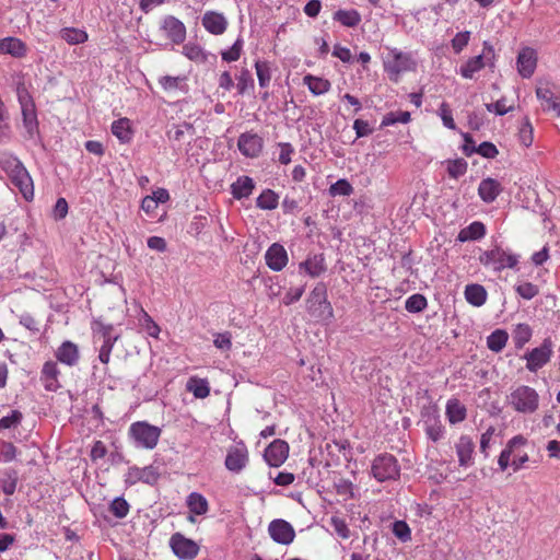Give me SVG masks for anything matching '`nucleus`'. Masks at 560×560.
I'll use <instances>...</instances> for the list:
<instances>
[{
    "mask_svg": "<svg viewBox=\"0 0 560 560\" xmlns=\"http://www.w3.org/2000/svg\"><path fill=\"white\" fill-rule=\"evenodd\" d=\"M306 311L308 315L322 323H330L334 318V308L327 298V288L323 282H318L308 294L306 301Z\"/></svg>",
    "mask_w": 560,
    "mask_h": 560,
    "instance_id": "nucleus-1",
    "label": "nucleus"
},
{
    "mask_svg": "<svg viewBox=\"0 0 560 560\" xmlns=\"http://www.w3.org/2000/svg\"><path fill=\"white\" fill-rule=\"evenodd\" d=\"M2 168L8 174L11 183L20 190L26 200L34 197L33 180L23 163L15 156L9 155L2 160Z\"/></svg>",
    "mask_w": 560,
    "mask_h": 560,
    "instance_id": "nucleus-2",
    "label": "nucleus"
},
{
    "mask_svg": "<svg viewBox=\"0 0 560 560\" xmlns=\"http://www.w3.org/2000/svg\"><path fill=\"white\" fill-rule=\"evenodd\" d=\"M506 404L516 412L532 415L538 410L539 395L530 386L518 385L506 396Z\"/></svg>",
    "mask_w": 560,
    "mask_h": 560,
    "instance_id": "nucleus-3",
    "label": "nucleus"
},
{
    "mask_svg": "<svg viewBox=\"0 0 560 560\" xmlns=\"http://www.w3.org/2000/svg\"><path fill=\"white\" fill-rule=\"evenodd\" d=\"M479 261L486 268L500 272L505 268H515L518 264V256L495 246L489 250L482 252L479 255Z\"/></svg>",
    "mask_w": 560,
    "mask_h": 560,
    "instance_id": "nucleus-4",
    "label": "nucleus"
},
{
    "mask_svg": "<svg viewBox=\"0 0 560 560\" xmlns=\"http://www.w3.org/2000/svg\"><path fill=\"white\" fill-rule=\"evenodd\" d=\"M416 66L417 63L410 54L402 52L397 48L388 49L384 57V69L389 78L395 81L402 72L415 70Z\"/></svg>",
    "mask_w": 560,
    "mask_h": 560,
    "instance_id": "nucleus-5",
    "label": "nucleus"
},
{
    "mask_svg": "<svg viewBox=\"0 0 560 560\" xmlns=\"http://www.w3.org/2000/svg\"><path fill=\"white\" fill-rule=\"evenodd\" d=\"M129 434L137 447L153 450L160 439L161 429L148 422H135L129 428Z\"/></svg>",
    "mask_w": 560,
    "mask_h": 560,
    "instance_id": "nucleus-6",
    "label": "nucleus"
},
{
    "mask_svg": "<svg viewBox=\"0 0 560 560\" xmlns=\"http://www.w3.org/2000/svg\"><path fill=\"white\" fill-rule=\"evenodd\" d=\"M371 472L380 482L396 480L400 475V466L392 454H381L374 458Z\"/></svg>",
    "mask_w": 560,
    "mask_h": 560,
    "instance_id": "nucleus-7",
    "label": "nucleus"
},
{
    "mask_svg": "<svg viewBox=\"0 0 560 560\" xmlns=\"http://www.w3.org/2000/svg\"><path fill=\"white\" fill-rule=\"evenodd\" d=\"M553 354V342L550 338H545L540 346L527 351L523 359L526 361V369L536 373L551 360Z\"/></svg>",
    "mask_w": 560,
    "mask_h": 560,
    "instance_id": "nucleus-8",
    "label": "nucleus"
},
{
    "mask_svg": "<svg viewBox=\"0 0 560 560\" xmlns=\"http://www.w3.org/2000/svg\"><path fill=\"white\" fill-rule=\"evenodd\" d=\"M159 31L174 45H179L186 39V26L174 15L163 16L160 21Z\"/></svg>",
    "mask_w": 560,
    "mask_h": 560,
    "instance_id": "nucleus-9",
    "label": "nucleus"
},
{
    "mask_svg": "<svg viewBox=\"0 0 560 560\" xmlns=\"http://www.w3.org/2000/svg\"><path fill=\"white\" fill-rule=\"evenodd\" d=\"M170 547L174 555L182 560H192L199 552L198 544L180 533L171 536Z\"/></svg>",
    "mask_w": 560,
    "mask_h": 560,
    "instance_id": "nucleus-10",
    "label": "nucleus"
},
{
    "mask_svg": "<svg viewBox=\"0 0 560 560\" xmlns=\"http://www.w3.org/2000/svg\"><path fill=\"white\" fill-rule=\"evenodd\" d=\"M95 338L102 339V346L100 349L98 359L102 363L107 364L109 362L110 352L115 342L118 340V335H113V326L104 325L101 323L96 324L94 329Z\"/></svg>",
    "mask_w": 560,
    "mask_h": 560,
    "instance_id": "nucleus-11",
    "label": "nucleus"
},
{
    "mask_svg": "<svg viewBox=\"0 0 560 560\" xmlns=\"http://www.w3.org/2000/svg\"><path fill=\"white\" fill-rule=\"evenodd\" d=\"M159 471L155 467L152 465L145 466L143 468L139 467H130L125 475V482L128 486H133L139 481H142L148 485H153L159 479Z\"/></svg>",
    "mask_w": 560,
    "mask_h": 560,
    "instance_id": "nucleus-12",
    "label": "nucleus"
},
{
    "mask_svg": "<svg viewBox=\"0 0 560 560\" xmlns=\"http://www.w3.org/2000/svg\"><path fill=\"white\" fill-rule=\"evenodd\" d=\"M270 537L278 544L289 545L295 537L292 525L284 520H273L268 526Z\"/></svg>",
    "mask_w": 560,
    "mask_h": 560,
    "instance_id": "nucleus-13",
    "label": "nucleus"
},
{
    "mask_svg": "<svg viewBox=\"0 0 560 560\" xmlns=\"http://www.w3.org/2000/svg\"><path fill=\"white\" fill-rule=\"evenodd\" d=\"M288 455L289 444L283 440H275L265 450L264 457L270 466L279 467L288 458Z\"/></svg>",
    "mask_w": 560,
    "mask_h": 560,
    "instance_id": "nucleus-14",
    "label": "nucleus"
},
{
    "mask_svg": "<svg viewBox=\"0 0 560 560\" xmlns=\"http://www.w3.org/2000/svg\"><path fill=\"white\" fill-rule=\"evenodd\" d=\"M455 451L460 467L474 464L475 442L469 435H460L455 443Z\"/></svg>",
    "mask_w": 560,
    "mask_h": 560,
    "instance_id": "nucleus-15",
    "label": "nucleus"
},
{
    "mask_svg": "<svg viewBox=\"0 0 560 560\" xmlns=\"http://www.w3.org/2000/svg\"><path fill=\"white\" fill-rule=\"evenodd\" d=\"M237 147L243 155L256 158L262 149V139L256 133L245 132L238 137Z\"/></svg>",
    "mask_w": 560,
    "mask_h": 560,
    "instance_id": "nucleus-16",
    "label": "nucleus"
},
{
    "mask_svg": "<svg viewBox=\"0 0 560 560\" xmlns=\"http://www.w3.org/2000/svg\"><path fill=\"white\" fill-rule=\"evenodd\" d=\"M248 463V451L244 444L229 450L225 467L233 472H240Z\"/></svg>",
    "mask_w": 560,
    "mask_h": 560,
    "instance_id": "nucleus-17",
    "label": "nucleus"
},
{
    "mask_svg": "<svg viewBox=\"0 0 560 560\" xmlns=\"http://www.w3.org/2000/svg\"><path fill=\"white\" fill-rule=\"evenodd\" d=\"M265 259L267 266L273 271H281L288 264V254L285 248L273 243L266 252Z\"/></svg>",
    "mask_w": 560,
    "mask_h": 560,
    "instance_id": "nucleus-18",
    "label": "nucleus"
},
{
    "mask_svg": "<svg viewBox=\"0 0 560 560\" xmlns=\"http://www.w3.org/2000/svg\"><path fill=\"white\" fill-rule=\"evenodd\" d=\"M202 26L213 35H222L229 25V22L223 13L217 11L205 12L201 19Z\"/></svg>",
    "mask_w": 560,
    "mask_h": 560,
    "instance_id": "nucleus-19",
    "label": "nucleus"
},
{
    "mask_svg": "<svg viewBox=\"0 0 560 560\" xmlns=\"http://www.w3.org/2000/svg\"><path fill=\"white\" fill-rule=\"evenodd\" d=\"M537 66L536 51L526 47L522 49L517 57V70L523 78H530Z\"/></svg>",
    "mask_w": 560,
    "mask_h": 560,
    "instance_id": "nucleus-20",
    "label": "nucleus"
},
{
    "mask_svg": "<svg viewBox=\"0 0 560 560\" xmlns=\"http://www.w3.org/2000/svg\"><path fill=\"white\" fill-rule=\"evenodd\" d=\"M538 100L541 101L542 108L548 112L560 115V97L548 86H539L536 90Z\"/></svg>",
    "mask_w": 560,
    "mask_h": 560,
    "instance_id": "nucleus-21",
    "label": "nucleus"
},
{
    "mask_svg": "<svg viewBox=\"0 0 560 560\" xmlns=\"http://www.w3.org/2000/svg\"><path fill=\"white\" fill-rule=\"evenodd\" d=\"M0 54L10 55L14 58H23L27 54V46L16 37H5L0 39Z\"/></svg>",
    "mask_w": 560,
    "mask_h": 560,
    "instance_id": "nucleus-22",
    "label": "nucleus"
},
{
    "mask_svg": "<svg viewBox=\"0 0 560 560\" xmlns=\"http://www.w3.org/2000/svg\"><path fill=\"white\" fill-rule=\"evenodd\" d=\"M55 355L60 363L73 366L78 363L80 354L78 346L71 341H65L56 350Z\"/></svg>",
    "mask_w": 560,
    "mask_h": 560,
    "instance_id": "nucleus-23",
    "label": "nucleus"
},
{
    "mask_svg": "<svg viewBox=\"0 0 560 560\" xmlns=\"http://www.w3.org/2000/svg\"><path fill=\"white\" fill-rule=\"evenodd\" d=\"M59 369L57 366V363L54 361H47L43 369L40 374V380L44 383V386L47 390L56 392L59 387Z\"/></svg>",
    "mask_w": 560,
    "mask_h": 560,
    "instance_id": "nucleus-24",
    "label": "nucleus"
},
{
    "mask_svg": "<svg viewBox=\"0 0 560 560\" xmlns=\"http://www.w3.org/2000/svg\"><path fill=\"white\" fill-rule=\"evenodd\" d=\"M527 440L523 435L513 436L506 444L505 448L501 452L498 458V465L501 471H505L511 466V456L515 446L526 445Z\"/></svg>",
    "mask_w": 560,
    "mask_h": 560,
    "instance_id": "nucleus-25",
    "label": "nucleus"
},
{
    "mask_svg": "<svg viewBox=\"0 0 560 560\" xmlns=\"http://www.w3.org/2000/svg\"><path fill=\"white\" fill-rule=\"evenodd\" d=\"M464 294L466 301L476 307L482 306L486 303L488 296L486 289L478 283L467 284Z\"/></svg>",
    "mask_w": 560,
    "mask_h": 560,
    "instance_id": "nucleus-26",
    "label": "nucleus"
},
{
    "mask_svg": "<svg viewBox=\"0 0 560 560\" xmlns=\"http://www.w3.org/2000/svg\"><path fill=\"white\" fill-rule=\"evenodd\" d=\"M255 188L253 178L248 176H241L231 186L232 195L235 199L247 198L252 195Z\"/></svg>",
    "mask_w": 560,
    "mask_h": 560,
    "instance_id": "nucleus-27",
    "label": "nucleus"
},
{
    "mask_svg": "<svg viewBox=\"0 0 560 560\" xmlns=\"http://www.w3.org/2000/svg\"><path fill=\"white\" fill-rule=\"evenodd\" d=\"M485 234V224L479 221H475L459 231L457 235V241L463 243L468 241H476L482 238Z\"/></svg>",
    "mask_w": 560,
    "mask_h": 560,
    "instance_id": "nucleus-28",
    "label": "nucleus"
},
{
    "mask_svg": "<svg viewBox=\"0 0 560 560\" xmlns=\"http://www.w3.org/2000/svg\"><path fill=\"white\" fill-rule=\"evenodd\" d=\"M300 269L313 278L318 277L326 270L325 259L323 255H313L300 264Z\"/></svg>",
    "mask_w": 560,
    "mask_h": 560,
    "instance_id": "nucleus-29",
    "label": "nucleus"
},
{
    "mask_svg": "<svg viewBox=\"0 0 560 560\" xmlns=\"http://www.w3.org/2000/svg\"><path fill=\"white\" fill-rule=\"evenodd\" d=\"M478 194L485 202H492L500 194V184L495 179L486 178L479 184Z\"/></svg>",
    "mask_w": 560,
    "mask_h": 560,
    "instance_id": "nucleus-30",
    "label": "nucleus"
},
{
    "mask_svg": "<svg viewBox=\"0 0 560 560\" xmlns=\"http://www.w3.org/2000/svg\"><path fill=\"white\" fill-rule=\"evenodd\" d=\"M485 66L486 61L483 60V55L475 56L460 66L459 74L465 79L471 80L475 78L477 72L485 68Z\"/></svg>",
    "mask_w": 560,
    "mask_h": 560,
    "instance_id": "nucleus-31",
    "label": "nucleus"
},
{
    "mask_svg": "<svg viewBox=\"0 0 560 560\" xmlns=\"http://www.w3.org/2000/svg\"><path fill=\"white\" fill-rule=\"evenodd\" d=\"M303 82L307 85L310 92L316 96L327 93L331 88V84L327 79L312 74H306L303 78Z\"/></svg>",
    "mask_w": 560,
    "mask_h": 560,
    "instance_id": "nucleus-32",
    "label": "nucleus"
},
{
    "mask_svg": "<svg viewBox=\"0 0 560 560\" xmlns=\"http://www.w3.org/2000/svg\"><path fill=\"white\" fill-rule=\"evenodd\" d=\"M112 132L121 143H128L132 139L131 122L128 118H120L112 124Z\"/></svg>",
    "mask_w": 560,
    "mask_h": 560,
    "instance_id": "nucleus-33",
    "label": "nucleus"
},
{
    "mask_svg": "<svg viewBox=\"0 0 560 560\" xmlns=\"http://www.w3.org/2000/svg\"><path fill=\"white\" fill-rule=\"evenodd\" d=\"M59 36L69 45L83 44L89 38V35L84 30L77 27H63L59 31Z\"/></svg>",
    "mask_w": 560,
    "mask_h": 560,
    "instance_id": "nucleus-34",
    "label": "nucleus"
},
{
    "mask_svg": "<svg viewBox=\"0 0 560 560\" xmlns=\"http://www.w3.org/2000/svg\"><path fill=\"white\" fill-rule=\"evenodd\" d=\"M446 416L452 424L459 423L466 418V408L457 399H450L446 404Z\"/></svg>",
    "mask_w": 560,
    "mask_h": 560,
    "instance_id": "nucleus-35",
    "label": "nucleus"
},
{
    "mask_svg": "<svg viewBox=\"0 0 560 560\" xmlns=\"http://www.w3.org/2000/svg\"><path fill=\"white\" fill-rule=\"evenodd\" d=\"M186 503L191 514L203 515L208 512V501L198 492H191L187 497Z\"/></svg>",
    "mask_w": 560,
    "mask_h": 560,
    "instance_id": "nucleus-36",
    "label": "nucleus"
},
{
    "mask_svg": "<svg viewBox=\"0 0 560 560\" xmlns=\"http://www.w3.org/2000/svg\"><path fill=\"white\" fill-rule=\"evenodd\" d=\"M533 329L528 324H517L513 330L515 348L522 349L532 338Z\"/></svg>",
    "mask_w": 560,
    "mask_h": 560,
    "instance_id": "nucleus-37",
    "label": "nucleus"
},
{
    "mask_svg": "<svg viewBox=\"0 0 560 560\" xmlns=\"http://www.w3.org/2000/svg\"><path fill=\"white\" fill-rule=\"evenodd\" d=\"M22 116H23V125H24V128L26 129V132L28 135V137H34V135L37 132L38 130V122H37V117H36V113H35V106H24V109L22 110Z\"/></svg>",
    "mask_w": 560,
    "mask_h": 560,
    "instance_id": "nucleus-38",
    "label": "nucleus"
},
{
    "mask_svg": "<svg viewBox=\"0 0 560 560\" xmlns=\"http://www.w3.org/2000/svg\"><path fill=\"white\" fill-rule=\"evenodd\" d=\"M187 390L192 393L196 398H206L210 394L209 383L203 378L191 377L187 382Z\"/></svg>",
    "mask_w": 560,
    "mask_h": 560,
    "instance_id": "nucleus-39",
    "label": "nucleus"
},
{
    "mask_svg": "<svg viewBox=\"0 0 560 560\" xmlns=\"http://www.w3.org/2000/svg\"><path fill=\"white\" fill-rule=\"evenodd\" d=\"M159 83L165 91H168V92L176 91V90L187 92V84H186L185 77L164 75L159 79Z\"/></svg>",
    "mask_w": 560,
    "mask_h": 560,
    "instance_id": "nucleus-40",
    "label": "nucleus"
},
{
    "mask_svg": "<svg viewBox=\"0 0 560 560\" xmlns=\"http://www.w3.org/2000/svg\"><path fill=\"white\" fill-rule=\"evenodd\" d=\"M256 205L262 210H273L279 205V196L271 189H265L258 196Z\"/></svg>",
    "mask_w": 560,
    "mask_h": 560,
    "instance_id": "nucleus-41",
    "label": "nucleus"
},
{
    "mask_svg": "<svg viewBox=\"0 0 560 560\" xmlns=\"http://www.w3.org/2000/svg\"><path fill=\"white\" fill-rule=\"evenodd\" d=\"M334 20L347 27H354L361 22V15L357 10H338L334 14Z\"/></svg>",
    "mask_w": 560,
    "mask_h": 560,
    "instance_id": "nucleus-42",
    "label": "nucleus"
},
{
    "mask_svg": "<svg viewBox=\"0 0 560 560\" xmlns=\"http://www.w3.org/2000/svg\"><path fill=\"white\" fill-rule=\"evenodd\" d=\"M509 339L508 332L502 329H497L491 332L487 338V346L493 352H500L506 345Z\"/></svg>",
    "mask_w": 560,
    "mask_h": 560,
    "instance_id": "nucleus-43",
    "label": "nucleus"
},
{
    "mask_svg": "<svg viewBox=\"0 0 560 560\" xmlns=\"http://www.w3.org/2000/svg\"><path fill=\"white\" fill-rule=\"evenodd\" d=\"M183 54L189 59L195 62H206L207 61V54L205 50L195 43H188L184 45L183 47Z\"/></svg>",
    "mask_w": 560,
    "mask_h": 560,
    "instance_id": "nucleus-44",
    "label": "nucleus"
},
{
    "mask_svg": "<svg viewBox=\"0 0 560 560\" xmlns=\"http://www.w3.org/2000/svg\"><path fill=\"white\" fill-rule=\"evenodd\" d=\"M256 74L260 88H267L271 81V68L268 61L255 62Z\"/></svg>",
    "mask_w": 560,
    "mask_h": 560,
    "instance_id": "nucleus-45",
    "label": "nucleus"
},
{
    "mask_svg": "<svg viewBox=\"0 0 560 560\" xmlns=\"http://www.w3.org/2000/svg\"><path fill=\"white\" fill-rule=\"evenodd\" d=\"M236 89L238 94L241 95L245 94L249 89L254 88V79L249 70L246 68L240 71L238 75L236 77Z\"/></svg>",
    "mask_w": 560,
    "mask_h": 560,
    "instance_id": "nucleus-46",
    "label": "nucleus"
},
{
    "mask_svg": "<svg viewBox=\"0 0 560 560\" xmlns=\"http://www.w3.org/2000/svg\"><path fill=\"white\" fill-rule=\"evenodd\" d=\"M427 305V299L422 294L416 293L406 300L405 308L410 313H419L422 312Z\"/></svg>",
    "mask_w": 560,
    "mask_h": 560,
    "instance_id": "nucleus-47",
    "label": "nucleus"
},
{
    "mask_svg": "<svg viewBox=\"0 0 560 560\" xmlns=\"http://www.w3.org/2000/svg\"><path fill=\"white\" fill-rule=\"evenodd\" d=\"M525 445H517L511 456V466L514 471H518L525 463L528 462V454L523 450Z\"/></svg>",
    "mask_w": 560,
    "mask_h": 560,
    "instance_id": "nucleus-48",
    "label": "nucleus"
},
{
    "mask_svg": "<svg viewBox=\"0 0 560 560\" xmlns=\"http://www.w3.org/2000/svg\"><path fill=\"white\" fill-rule=\"evenodd\" d=\"M129 504L124 498H116L112 501L109 505V511L115 515L117 518H124L129 513Z\"/></svg>",
    "mask_w": 560,
    "mask_h": 560,
    "instance_id": "nucleus-49",
    "label": "nucleus"
},
{
    "mask_svg": "<svg viewBox=\"0 0 560 560\" xmlns=\"http://www.w3.org/2000/svg\"><path fill=\"white\" fill-rule=\"evenodd\" d=\"M353 192V187L347 179H338L329 187L331 196H350Z\"/></svg>",
    "mask_w": 560,
    "mask_h": 560,
    "instance_id": "nucleus-50",
    "label": "nucleus"
},
{
    "mask_svg": "<svg viewBox=\"0 0 560 560\" xmlns=\"http://www.w3.org/2000/svg\"><path fill=\"white\" fill-rule=\"evenodd\" d=\"M410 121V113L409 112H396L388 113L384 116L382 120V126H392L397 122L407 124Z\"/></svg>",
    "mask_w": 560,
    "mask_h": 560,
    "instance_id": "nucleus-51",
    "label": "nucleus"
},
{
    "mask_svg": "<svg viewBox=\"0 0 560 560\" xmlns=\"http://www.w3.org/2000/svg\"><path fill=\"white\" fill-rule=\"evenodd\" d=\"M186 132H194V128L190 124L184 122L180 125L173 126L172 129L167 131V136L171 140L180 142Z\"/></svg>",
    "mask_w": 560,
    "mask_h": 560,
    "instance_id": "nucleus-52",
    "label": "nucleus"
},
{
    "mask_svg": "<svg viewBox=\"0 0 560 560\" xmlns=\"http://www.w3.org/2000/svg\"><path fill=\"white\" fill-rule=\"evenodd\" d=\"M242 49H243V39L237 38L230 49L221 52V57L224 61H228V62L236 61L241 57Z\"/></svg>",
    "mask_w": 560,
    "mask_h": 560,
    "instance_id": "nucleus-53",
    "label": "nucleus"
},
{
    "mask_svg": "<svg viewBox=\"0 0 560 560\" xmlns=\"http://www.w3.org/2000/svg\"><path fill=\"white\" fill-rule=\"evenodd\" d=\"M515 291L520 296H522L525 300H532L535 298L539 289L537 285L533 284L532 282H522L515 287Z\"/></svg>",
    "mask_w": 560,
    "mask_h": 560,
    "instance_id": "nucleus-54",
    "label": "nucleus"
},
{
    "mask_svg": "<svg viewBox=\"0 0 560 560\" xmlns=\"http://www.w3.org/2000/svg\"><path fill=\"white\" fill-rule=\"evenodd\" d=\"M22 412L19 410H12L9 416L0 419V430L11 429L18 427L22 421Z\"/></svg>",
    "mask_w": 560,
    "mask_h": 560,
    "instance_id": "nucleus-55",
    "label": "nucleus"
},
{
    "mask_svg": "<svg viewBox=\"0 0 560 560\" xmlns=\"http://www.w3.org/2000/svg\"><path fill=\"white\" fill-rule=\"evenodd\" d=\"M18 483V474L14 470L5 471V478L2 481V490L7 495H12L15 492Z\"/></svg>",
    "mask_w": 560,
    "mask_h": 560,
    "instance_id": "nucleus-56",
    "label": "nucleus"
},
{
    "mask_svg": "<svg viewBox=\"0 0 560 560\" xmlns=\"http://www.w3.org/2000/svg\"><path fill=\"white\" fill-rule=\"evenodd\" d=\"M393 533L401 541H408L411 539V530H410L408 524L404 521L394 522Z\"/></svg>",
    "mask_w": 560,
    "mask_h": 560,
    "instance_id": "nucleus-57",
    "label": "nucleus"
},
{
    "mask_svg": "<svg viewBox=\"0 0 560 560\" xmlns=\"http://www.w3.org/2000/svg\"><path fill=\"white\" fill-rule=\"evenodd\" d=\"M486 108L490 113H494L495 115L503 116L513 109V106L506 105V98L501 97L494 103L486 104Z\"/></svg>",
    "mask_w": 560,
    "mask_h": 560,
    "instance_id": "nucleus-58",
    "label": "nucleus"
},
{
    "mask_svg": "<svg viewBox=\"0 0 560 560\" xmlns=\"http://www.w3.org/2000/svg\"><path fill=\"white\" fill-rule=\"evenodd\" d=\"M470 32H459L452 39V48L456 54H459L469 43Z\"/></svg>",
    "mask_w": 560,
    "mask_h": 560,
    "instance_id": "nucleus-59",
    "label": "nucleus"
},
{
    "mask_svg": "<svg viewBox=\"0 0 560 560\" xmlns=\"http://www.w3.org/2000/svg\"><path fill=\"white\" fill-rule=\"evenodd\" d=\"M425 432L430 440H432L433 442H436L443 438L444 428L441 425V423L436 419H434L432 423L427 422Z\"/></svg>",
    "mask_w": 560,
    "mask_h": 560,
    "instance_id": "nucleus-60",
    "label": "nucleus"
},
{
    "mask_svg": "<svg viewBox=\"0 0 560 560\" xmlns=\"http://www.w3.org/2000/svg\"><path fill=\"white\" fill-rule=\"evenodd\" d=\"M520 141L525 145L529 147L533 143V126L528 118H525L522 127L520 128Z\"/></svg>",
    "mask_w": 560,
    "mask_h": 560,
    "instance_id": "nucleus-61",
    "label": "nucleus"
},
{
    "mask_svg": "<svg viewBox=\"0 0 560 560\" xmlns=\"http://www.w3.org/2000/svg\"><path fill=\"white\" fill-rule=\"evenodd\" d=\"M495 432L494 427H489L486 432H483L480 436V453L487 458L489 456V447L492 441L493 434Z\"/></svg>",
    "mask_w": 560,
    "mask_h": 560,
    "instance_id": "nucleus-62",
    "label": "nucleus"
},
{
    "mask_svg": "<svg viewBox=\"0 0 560 560\" xmlns=\"http://www.w3.org/2000/svg\"><path fill=\"white\" fill-rule=\"evenodd\" d=\"M141 325L143 329L147 331V334L151 337L156 338L160 332V327L158 324L154 323V320L145 313L143 312L142 318L140 319Z\"/></svg>",
    "mask_w": 560,
    "mask_h": 560,
    "instance_id": "nucleus-63",
    "label": "nucleus"
},
{
    "mask_svg": "<svg viewBox=\"0 0 560 560\" xmlns=\"http://www.w3.org/2000/svg\"><path fill=\"white\" fill-rule=\"evenodd\" d=\"M467 170V163L464 160H455L448 163V174L453 178L464 175Z\"/></svg>",
    "mask_w": 560,
    "mask_h": 560,
    "instance_id": "nucleus-64",
    "label": "nucleus"
}]
</instances>
